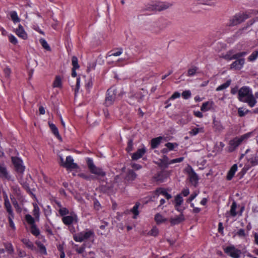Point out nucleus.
I'll return each instance as SVG.
<instances>
[{"label": "nucleus", "mask_w": 258, "mask_h": 258, "mask_svg": "<svg viewBox=\"0 0 258 258\" xmlns=\"http://www.w3.org/2000/svg\"><path fill=\"white\" fill-rule=\"evenodd\" d=\"M23 243L29 248L33 250L34 248V246L33 243L27 238H24L22 240Z\"/></svg>", "instance_id": "36"}, {"label": "nucleus", "mask_w": 258, "mask_h": 258, "mask_svg": "<svg viewBox=\"0 0 258 258\" xmlns=\"http://www.w3.org/2000/svg\"><path fill=\"white\" fill-rule=\"evenodd\" d=\"M184 220V217L182 214H181L178 216L174 218H171L170 220V222L172 225L178 224Z\"/></svg>", "instance_id": "24"}, {"label": "nucleus", "mask_w": 258, "mask_h": 258, "mask_svg": "<svg viewBox=\"0 0 258 258\" xmlns=\"http://www.w3.org/2000/svg\"><path fill=\"white\" fill-rule=\"evenodd\" d=\"M4 199H5V208L8 212L9 215L13 214V210L10 204V202L9 200L8 196L6 194L4 196Z\"/></svg>", "instance_id": "25"}, {"label": "nucleus", "mask_w": 258, "mask_h": 258, "mask_svg": "<svg viewBox=\"0 0 258 258\" xmlns=\"http://www.w3.org/2000/svg\"><path fill=\"white\" fill-rule=\"evenodd\" d=\"M184 158L183 157H180L176 159H174L172 160H170V163L171 164H174L176 163H180L183 161Z\"/></svg>", "instance_id": "59"}, {"label": "nucleus", "mask_w": 258, "mask_h": 258, "mask_svg": "<svg viewBox=\"0 0 258 258\" xmlns=\"http://www.w3.org/2000/svg\"><path fill=\"white\" fill-rule=\"evenodd\" d=\"M213 128L217 132H221L224 128L221 121L219 119H217L215 117H213Z\"/></svg>", "instance_id": "18"}, {"label": "nucleus", "mask_w": 258, "mask_h": 258, "mask_svg": "<svg viewBox=\"0 0 258 258\" xmlns=\"http://www.w3.org/2000/svg\"><path fill=\"white\" fill-rule=\"evenodd\" d=\"M78 216L74 212H71L70 214L62 218V221L66 225L77 224L78 222Z\"/></svg>", "instance_id": "7"}, {"label": "nucleus", "mask_w": 258, "mask_h": 258, "mask_svg": "<svg viewBox=\"0 0 258 258\" xmlns=\"http://www.w3.org/2000/svg\"><path fill=\"white\" fill-rule=\"evenodd\" d=\"M11 18L13 22L16 24L20 21V19L19 18L17 13L16 11H12L10 13Z\"/></svg>", "instance_id": "33"}, {"label": "nucleus", "mask_w": 258, "mask_h": 258, "mask_svg": "<svg viewBox=\"0 0 258 258\" xmlns=\"http://www.w3.org/2000/svg\"><path fill=\"white\" fill-rule=\"evenodd\" d=\"M185 173L188 175L190 182L195 186L198 183L199 177L195 172L191 166L188 165L184 169Z\"/></svg>", "instance_id": "6"}, {"label": "nucleus", "mask_w": 258, "mask_h": 258, "mask_svg": "<svg viewBox=\"0 0 258 258\" xmlns=\"http://www.w3.org/2000/svg\"><path fill=\"white\" fill-rule=\"evenodd\" d=\"M9 40L10 42L13 44H17L18 43L17 38L13 34H10L8 35Z\"/></svg>", "instance_id": "50"}, {"label": "nucleus", "mask_w": 258, "mask_h": 258, "mask_svg": "<svg viewBox=\"0 0 258 258\" xmlns=\"http://www.w3.org/2000/svg\"><path fill=\"white\" fill-rule=\"evenodd\" d=\"M246 18L244 15H237L233 18L231 24L233 25H237L243 21Z\"/></svg>", "instance_id": "20"}, {"label": "nucleus", "mask_w": 258, "mask_h": 258, "mask_svg": "<svg viewBox=\"0 0 258 258\" xmlns=\"http://www.w3.org/2000/svg\"><path fill=\"white\" fill-rule=\"evenodd\" d=\"M238 99L240 102L247 103L250 107H254L257 102L252 89L248 86H243L239 89Z\"/></svg>", "instance_id": "1"}, {"label": "nucleus", "mask_w": 258, "mask_h": 258, "mask_svg": "<svg viewBox=\"0 0 258 258\" xmlns=\"http://www.w3.org/2000/svg\"><path fill=\"white\" fill-rule=\"evenodd\" d=\"M223 250L227 255L232 258H239L241 254V251L235 247L234 245L226 246Z\"/></svg>", "instance_id": "8"}, {"label": "nucleus", "mask_w": 258, "mask_h": 258, "mask_svg": "<svg viewBox=\"0 0 258 258\" xmlns=\"http://www.w3.org/2000/svg\"><path fill=\"white\" fill-rule=\"evenodd\" d=\"M74 249L77 252V253L81 254L83 253L85 250V246L82 245L81 246H79L78 245L75 244L74 245Z\"/></svg>", "instance_id": "42"}, {"label": "nucleus", "mask_w": 258, "mask_h": 258, "mask_svg": "<svg viewBox=\"0 0 258 258\" xmlns=\"http://www.w3.org/2000/svg\"><path fill=\"white\" fill-rule=\"evenodd\" d=\"M80 83H81V80L80 77H78L77 79V82H76V87L75 89V93H76L78 92L80 89Z\"/></svg>", "instance_id": "62"}, {"label": "nucleus", "mask_w": 258, "mask_h": 258, "mask_svg": "<svg viewBox=\"0 0 258 258\" xmlns=\"http://www.w3.org/2000/svg\"><path fill=\"white\" fill-rule=\"evenodd\" d=\"M139 205L136 204L132 209V212L134 214V218H137V216L139 215L138 211Z\"/></svg>", "instance_id": "48"}, {"label": "nucleus", "mask_w": 258, "mask_h": 258, "mask_svg": "<svg viewBox=\"0 0 258 258\" xmlns=\"http://www.w3.org/2000/svg\"><path fill=\"white\" fill-rule=\"evenodd\" d=\"M155 194L157 196L162 195L167 200H169L172 197L171 195L168 194L165 189L163 188H159L157 189L155 191Z\"/></svg>", "instance_id": "23"}, {"label": "nucleus", "mask_w": 258, "mask_h": 258, "mask_svg": "<svg viewBox=\"0 0 258 258\" xmlns=\"http://www.w3.org/2000/svg\"><path fill=\"white\" fill-rule=\"evenodd\" d=\"M33 206L34 208L33 215L35 217L36 220L38 221L40 218V209L36 203H33Z\"/></svg>", "instance_id": "28"}, {"label": "nucleus", "mask_w": 258, "mask_h": 258, "mask_svg": "<svg viewBox=\"0 0 258 258\" xmlns=\"http://www.w3.org/2000/svg\"><path fill=\"white\" fill-rule=\"evenodd\" d=\"M251 133H247L240 137H237L231 140L229 144V151H233L242 143L245 142L250 136Z\"/></svg>", "instance_id": "2"}, {"label": "nucleus", "mask_w": 258, "mask_h": 258, "mask_svg": "<svg viewBox=\"0 0 258 258\" xmlns=\"http://www.w3.org/2000/svg\"><path fill=\"white\" fill-rule=\"evenodd\" d=\"M12 160L16 170L20 173L23 172L25 170V166L23 164L22 160L17 157H12Z\"/></svg>", "instance_id": "11"}, {"label": "nucleus", "mask_w": 258, "mask_h": 258, "mask_svg": "<svg viewBox=\"0 0 258 258\" xmlns=\"http://www.w3.org/2000/svg\"><path fill=\"white\" fill-rule=\"evenodd\" d=\"M246 54V52H241L233 54L232 51H229L226 54L221 56V57L229 61L232 59H237L242 56H245Z\"/></svg>", "instance_id": "9"}, {"label": "nucleus", "mask_w": 258, "mask_h": 258, "mask_svg": "<svg viewBox=\"0 0 258 258\" xmlns=\"http://www.w3.org/2000/svg\"><path fill=\"white\" fill-rule=\"evenodd\" d=\"M230 83H231V81L230 80H228L226 82H225V83L219 86L216 89V90L217 91H221L222 90H224L227 88H228L230 84Z\"/></svg>", "instance_id": "37"}, {"label": "nucleus", "mask_w": 258, "mask_h": 258, "mask_svg": "<svg viewBox=\"0 0 258 258\" xmlns=\"http://www.w3.org/2000/svg\"><path fill=\"white\" fill-rule=\"evenodd\" d=\"M59 213L62 216H67V215L70 214V212L68 209L64 207H60L58 210Z\"/></svg>", "instance_id": "44"}, {"label": "nucleus", "mask_w": 258, "mask_h": 258, "mask_svg": "<svg viewBox=\"0 0 258 258\" xmlns=\"http://www.w3.org/2000/svg\"><path fill=\"white\" fill-rule=\"evenodd\" d=\"M0 177L8 178L9 174L6 168L4 165H0Z\"/></svg>", "instance_id": "34"}, {"label": "nucleus", "mask_w": 258, "mask_h": 258, "mask_svg": "<svg viewBox=\"0 0 258 258\" xmlns=\"http://www.w3.org/2000/svg\"><path fill=\"white\" fill-rule=\"evenodd\" d=\"M37 244L38 247L39 248L40 251L42 253L46 254L47 253V252H46V248L44 246V245H43L42 244L40 243V242L37 243Z\"/></svg>", "instance_id": "56"}, {"label": "nucleus", "mask_w": 258, "mask_h": 258, "mask_svg": "<svg viewBox=\"0 0 258 258\" xmlns=\"http://www.w3.org/2000/svg\"><path fill=\"white\" fill-rule=\"evenodd\" d=\"M214 103L212 100H209L203 103L201 106V110L203 112H206L213 108Z\"/></svg>", "instance_id": "17"}, {"label": "nucleus", "mask_w": 258, "mask_h": 258, "mask_svg": "<svg viewBox=\"0 0 258 258\" xmlns=\"http://www.w3.org/2000/svg\"><path fill=\"white\" fill-rule=\"evenodd\" d=\"M136 177V174L132 171L128 172V173L126 176V179L128 180H133Z\"/></svg>", "instance_id": "51"}, {"label": "nucleus", "mask_w": 258, "mask_h": 258, "mask_svg": "<svg viewBox=\"0 0 258 258\" xmlns=\"http://www.w3.org/2000/svg\"><path fill=\"white\" fill-rule=\"evenodd\" d=\"M247 161L251 166L258 165V155L256 153L251 155L250 157H248Z\"/></svg>", "instance_id": "21"}, {"label": "nucleus", "mask_w": 258, "mask_h": 258, "mask_svg": "<svg viewBox=\"0 0 258 258\" xmlns=\"http://www.w3.org/2000/svg\"><path fill=\"white\" fill-rule=\"evenodd\" d=\"M165 146L169 150H172L175 147L178 146V144L176 143H167L165 144Z\"/></svg>", "instance_id": "55"}, {"label": "nucleus", "mask_w": 258, "mask_h": 258, "mask_svg": "<svg viewBox=\"0 0 258 258\" xmlns=\"http://www.w3.org/2000/svg\"><path fill=\"white\" fill-rule=\"evenodd\" d=\"M182 96L184 99H187L191 96V92L189 90H186L182 92Z\"/></svg>", "instance_id": "54"}, {"label": "nucleus", "mask_w": 258, "mask_h": 258, "mask_svg": "<svg viewBox=\"0 0 258 258\" xmlns=\"http://www.w3.org/2000/svg\"><path fill=\"white\" fill-rule=\"evenodd\" d=\"M40 42L44 48L48 51L51 50L49 44L45 39L43 38L40 39Z\"/></svg>", "instance_id": "45"}, {"label": "nucleus", "mask_w": 258, "mask_h": 258, "mask_svg": "<svg viewBox=\"0 0 258 258\" xmlns=\"http://www.w3.org/2000/svg\"><path fill=\"white\" fill-rule=\"evenodd\" d=\"M87 163L88 168L92 173L101 177L105 175V173L101 168L96 167L91 159L87 158Z\"/></svg>", "instance_id": "5"}, {"label": "nucleus", "mask_w": 258, "mask_h": 258, "mask_svg": "<svg viewBox=\"0 0 258 258\" xmlns=\"http://www.w3.org/2000/svg\"><path fill=\"white\" fill-rule=\"evenodd\" d=\"M15 32L19 37L24 40H26L28 38L27 33L21 24L19 25L18 28L15 30Z\"/></svg>", "instance_id": "14"}, {"label": "nucleus", "mask_w": 258, "mask_h": 258, "mask_svg": "<svg viewBox=\"0 0 258 258\" xmlns=\"http://www.w3.org/2000/svg\"><path fill=\"white\" fill-rule=\"evenodd\" d=\"M155 220L157 224L162 223L166 221V219L164 218L161 214H157L155 216Z\"/></svg>", "instance_id": "35"}, {"label": "nucleus", "mask_w": 258, "mask_h": 258, "mask_svg": "<svg viewBox=\"0 0 258 258\" xmlns=\"http://www.w3.org/2000/svg\"><path fill=\"white\" fill-rule=\"evenodd\" d=\"M163 138L162 137H159L156 138H154L151 140V145L153 149L157 148L158 145L160 144Z\"/></svg>", "instance_id": "30"}, {"label": "nucleus", "mask_w": 258, "mask_h": 258, "mask_svg": "<svg viewBox=\"0 0 258 258\" xmlns=\"http://www.w3.org/2000/svg\"><path fill=\"white\" fill-rule=\"evenodd\" d=\"M122 49L121 48L118 49L116 51L112 52L110 54V56H118L120 55L122 53Z\"/></svg>", "instance_id": "58"}, {"label": "nucleus", "mask_w": 258, "mask_h": 258, "mask_svg": "<svg viewBox=\"0 0 258 258\" xmlns=\"http://www.w3.org/2000/svg\"><path fill=\"white\" fill-rule=\"evenodd\" d=\"M6 248L10 253H12L14 251L13 246L11 243L7 244L6 245Z\"/></svg>", "instance_id": "61"}, {"label": "nucleus", "mask_w": 258, "mask_h": 258, "mask_svg": "<svg viewBox=\"0 0 258 258\" xmlns=\"http://www.w3.org/2000/svg\"><path fill=\"white\" fill-rule=\"evenodd\" d=\"M237 170V164H235L231 167L230 170L228 171L226 176L227 179L228 180H231Z\"/></svg>", "instance_id": "22"}, {"label": "nucleus", "mask_w": 258, "mask_h": 258, "mask_svg": "<svg viewBox=\"0 0 258 258\" xmlns=\"http://www.w3.org/2000/svg\"><path fill=\"white\" fill-rule=\"evenodd\" d=\"M237 205L235 202H233L231 206L230 210L229 211L230 215L234 217L236 215V209Z\"/></svg>", "instance_id": "39"}, {"label": "nucleus", "mask_w": 258, "mask_h": 258, "mask_svg": "<svg viewBox=\"0 0 258 258\" xmlns=\"http://www.w3.org/2000/svg\"><path fill=\"white\" fill-rule=\"evenodd\" d=\"M25 219L27 222L31 226L35 225V219L31 215L27 214L25 216Z\"/></svg>", "instance_id": "40"}, {"label": "nucleus", "mask_w": 258, "mask_h": 258, "mask_svg": "<svg viewBox=\"0 0 258 258\" xmlns=\"http://www.w3.org/2000/svg\"><path fill=\"white\" fill-rule=\"evenodd\" d=\"M116 97L114 88H111L107 90V94L105 99V104L109 106L112 104Z\"/></svg>", "instance_id": "10"}, {"label": "nucleus", "mask_w": 258, "mask_h": 258, "mask_svg": "<svg viewBox=\"0 0 258 258\" xmlns=\"http://www.w3.org/2000/svg\"><path fill=\"white\" fill-rule=\"evenodd\" d=\"M48 124L50 128L51 129V131L53 133V134L60 140H61V138L59 134V132L58 130L57 127L56 126V125L50 122H48Z\"/></svg>", "instance_id": "26"}, {"label": "nucleus", "mask_w": 258, "mask_h": 258, "mask_svg": "<svg viewBox=\"0 0 258 258\" xmlns=\"http://www.w3.org/2000/svg\"><path fill=\"white\" fill-rule=\"evenodd\" d=\"M146 152V148L144 146H143L142 148L138 149L135 153L132 154V158L133 160H137L142 157Z\"/></svg>", "instance_id": "13"}, {"label": "nucleus", "mask_w": 258, "mask_h": 258, "mask_svg": "<svg viewBox=\"0 0 258 258\" xmlns=\"http://www.w3.org/2000/svg\"><path fill=\"white\" fill-rule=\"evenodd\" d=\"M4 72L6 77H7L8 78L10 77V74L11 73V71L9 68L7 67V68H5L4 70Z\"/></svg>", "instance_id": "64"}, {"label": "nucleus", "mask_w": 258, "mask_h": 258, "mask_svg": "<svg viewBox=\"0 0 258 258\" xmlns=\"http://www.w3.org/2000/svg\"><path fill=\"white\" fill-rule=\"evenodd\" d=\"M31 232L35 236H38L40 234V231L38 228H37L36 225L31 226Z\"/></svg>", "instance_id": "43"}, {"label": "nucleus", "mask_w": 258, "mask_h": 258, "mask_svg": "<svg viewBox=\"0 0 258 258\" xmlns=\"http://www.w3.org/2000/svg\"><path fill=\"white\" fill-rule=\"evenodd\" d=\"M236 234L240 237L244 238L247 235L245 230L243 229H239L236 233Z\"/></svg>", "instance_id": "53"}, {"label": "nucleus", "mask_w": 258, "mask_h": 258, "mask_svg": "<svg viewBox=\"0 0 258 258\" xmlns=\"http://www.w3.org/2000/svg\"><path fill=\"white\" fill-rule=\"evenodd\" d=\"M170 6L168 3L165 2H158L155 4L154 9L157 11H162L168 9Z\"/></svg>", "instance_id": "19"}, {"label": "nucleus", "mask_w": 258, "mask_h": 258, "mask_svg": "<svg viewBox=\"0 0 258 258\" xmlns=\"http://www.w3.org/2000/svg\"><path fill=\"white\" fill-rule=\"evenodd\" d=\"M159 233V230L156 227H153L148 232V235L153 236H156Z\"/></svg>", "instance_id": "46"}, {"label": "nucleus", "mask_w": 258, "mask_h": 258, "mask_svg": "<svg viewBox=\"0 0 258 258\" xmlns=\"http://www.w3.org/2000/svg\"><path fill=\"white\" fill-rule=\"evenodd\" d=\"M133 142L132 140H130L128 142L127 147L126 148V151L128 152H130L133 150Z\"/></svg>", "instance_id": "60"}, {"label": "nucleus", "mask_w": 258, "mask_h": 258, "mask_svg": "<svg viewBox=\"0 0 258 258\" xmlns=\"http://www.w3.org/2000/svg\"><path fill=\"white\" fill-rule=\"evenodd\" d=\"M8 219H9V224H10V227L13 230H15V229H16L15 225V224L13 220V219H14V214H12V215H9V216L8 217Z\"/></svg>", "instance_id": "49"}, {"label": "nucleus", "mask_w": 258, "mask_h": 258, "mask_svg": "<svg viewBox=\"0 0 258 258\" xmlns=\"http://www.w3.org/2000/svg\"><path fill=\"white\" fill-rule=\"evenodd\" d=\"M199 191H195L193 192L190 196V197L187 199L186 202L188 203L191 202L192 201H193L199 195Z\"/></svg>", "instance_id": "52"}, {"label": "nucleus", "mask_w": 258, "mask_h": 258, "mask_svg": "<svg viewBox=\"0 0 258 258\" xmlns=\"http://www.w3.org/2000/svg\"><path fill=\"white\" fill-rule=\"evenodd\" d=\"M95 236L94 232L90 229H86L73 235V238L76 242H81L83 241L93 238Z\"/></svg>", "instance_id": "3"}, {"label": "nucleus", "mask_w": 258, "mask_h": 258, "mask_svg": "<svg viewBox=\"0 0 258 258\" xmlns=\"http://www.w3.org/2000/svg\"><path fill=\"white\" fill-rule=\"evenodd\" d=\"M198 4H203L209 6H214L217 3V0H198Z\"/></svg>", "instance_id": "32"}, {"label": "nucleus", "mask_w": 258, "mask_h": 258, "mask_svg": "<svg viewBox=\"0 0 258 258\" xmlns=\"http://www.w3.org/2000/svg\"><path fill=\"white\" fill-rule=\"evenodd\" d=\"M85 78V87L88 91H90L93 86V79L91 77Z\"/></svg>", "instance_id": "29"}, {"label": "nucleus", "mask_w": 258, "mask_h": 258, "mask_svg": "<svg viewBox=\"0 0 258 258\" xmlns=\"http://www.w3.org/2000/svg\"><path fill=\"white\" fill-rule=\"evenodd\" d=\"M258 57V50L253 52L247 58L249 61H253Z\"/></svg>", "instance_id": "38"}, {"label": "nucleus", "mask_w": 258, "mask_h": 258, "mask_svg": "<svg viewBox=\"0 0 258 258\" xmlns=\"http://www.w3.org/2000/svg\"><path fill=\"white\" fill-rule=\"evenodd\" d=\"M180 94L178 92H174L169 98V100H174L176 98H179Z\"/></svg>", "instance_id": "63"}, {"label": "nucleus", "mask_w": 258, "mask_h": 258, "mask_svg": "<svg viewBox=\"0 0 258 258\" xmlns=\"http://www.w3.org/2000/svg\"><path fill=\"white\" fill-rule=\"evenodd\" d=\"M183 203V199L180 194L177 195L175 197V208L179 212H182L183 210L181 207V205Z\"/></svg>", "instance_id": "16"}, {"label": "nucleus", "mask_w": 258, "mask_h": 258, "mask_svg": "<svg viewBox=\"0 0 258 258\" xmlns=\"http://www.w3.org/2000/svg\"><path fill=\"white\" fill-rule=\"evenodd\" d=\"M170 160L166 156H164L162 159L160 160V166L163 168H167L169 165Z\"/></svg>", "instance_id": "31"}, {"label": "nucleus", "mask_w": 258, "mask_h": 258, "mask_svg": "<svg viewBox=\"0 0 258 258\" xmlns=\"http://www.w3.org/2000/svg\"><path fill=\"white\" fill-rule=\"evenodd\" d=\"M249 111V110L243 107H240L238 109V114L240 117L244 116L245 114L248 113Z\"/></svg>", "instance_id": "41"}, {"label": "nucleus", "mask_w": 258, "mask_h": 258, "mask_svg": "<svg viewBox=\"0 0 258 258\" xmlns=\"http://www.w3.org/2000/svg\"><path fill=\"white\" fill-rule=\"evenodd\" d=\"M245 63V59L243 58H239L233 62L230 65V69L234 70H240L242 69Z\"/></svg>", "instance_id": "12"}, {"label": "nucleus", "mask_w": 258, "mask_h": 258, "mask_svg": "<svg viewBox=\"0 0 258 258\" xmlns=\"http://www.w3.org/2000/svg\"><path fill=\"white\" fill-rule=\"evenodd\" d=\"M59 164L60 166L65 167L68 169H74L78 168L77 164L74 162L73 157L71 156L67 157L66 160H64L62 156L59 155Z\"/></svg>", "instance_id": "4"}, {"label": "nucleus", "mask_w": 258, "mask_h": 258, "mask_svg": "<svg viewBox=\"0 0 258 258\" xmlns=\"http://www.w3.org/2000/svg\"><path fill=\"white\" fill-rule=\"evenodd\" d=\"M197 71V68L196 67H194L190 68L188 71V75L189 76H192L196 74Z\"/></svg>", "instance_id": "57"}, {"label": "nucleus", "mask_w": 258, "mask_h": 258, "mask_svg": "<svg viewBox=\"0 0 258 258\" xmlns=\"http://www.w3.org/2000/svg\"><path fill=\"white\" fill-rule=\"evenodd\" d=\"M72 66H73V69H78L80 67L78 61V58L76 56H73L72 59Z\"/></svg>", "instance_id": "47"}, {"label": "nucleus", "mask_w": 258, "mask_h": 258, "mask_svg": "<svg viewBox=\"0 0 258 258\" xmlns=\"http://www.w3.org/2000/svg\"><path fill=\"white\" fill-rule=\"evenodd\" d=\"M205 132L204 127L201 126L199 124H197L196 126L191 127L190 131L188 134L190 136H195L199 133H204Z\"/></svg>", "instance_id": "15"}, {"label": "nucleus", "mask_w": 258, "mask_h": 258, "mask_svg": "<svg viewBox=\"0 0 258 258\" xmlns=\"http://www.w3.org/2000/svg\"><path fill=\"white\" fill-rule=\"evenodd\" d=\"M62 77L60 76H55V79L52 83V87L53 88H61L62 86Z\"/></svg>", "instance_id": "27"}]
</instances>
